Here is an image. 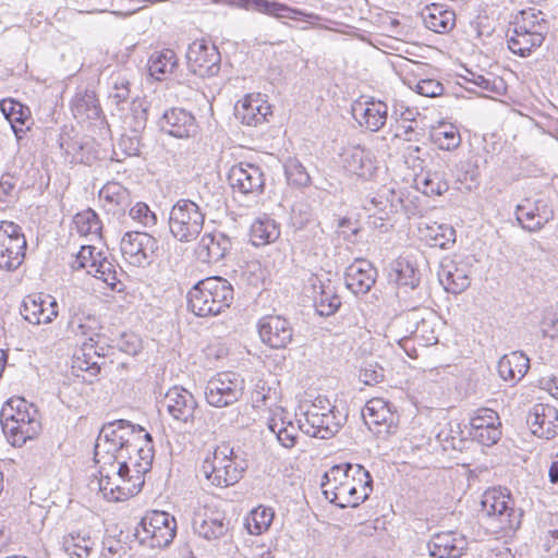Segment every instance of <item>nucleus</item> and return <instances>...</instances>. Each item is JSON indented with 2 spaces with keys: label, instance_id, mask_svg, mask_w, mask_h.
<instances>
[{
  "label": "nucleus",
  "instance_id": "1",
  "mask_svg": "<svg viewBox=\"0 0 558 558\" xmlns=\"http://www.w3.org/2000/svg\"><path fill=\"white\" fill-rule=\"evenodd\" d=\"M232 284L222 277H208L187 292V308L198 317L217 316L230 307L234 298Z\"/></svg>",
  "mask_w": 558,
  "mask_h": 558
},
{
  "label": "nucleus",
  "instance_id": "2",
  "mask_svg": "<svg viewBox=\"0 0 558 558\" xmlns=\"http://www.w3.org/2000/svg\"><path fill=\"white\" fill-rule=\"evenodd\" d=\"M145 429L126 420L106 423L95 444L94 459L96 463L109 464L114 469L117 459L125 458L124 451L136 446V435Z\"/></svg>",
  "mask_w": 558,
  "mask_h": 558
},
{
  "label": "nucleus",
  "instance_id": "3",
  "mask_svg": "<svg viewBox=\"0 0 558 558\" xmlns=\"http://www.w3.org/2000/svg\"><path fill=\"white\" fill-rule=\"evenodd\" d=\"M136 446H130L129 451H124L125 458L117 459V478L130 476L133 481V487L128 488L125 495H134L141 492L144 485V474L150 471L155 450L153 445V437L147 432H140L136 437Z\"/></svg>",
  "mask_w": 558,
  "mask_h": 558
},
{
  "label": "nucleus",
  "instance_id": "4",
  "mask_svg": "<svg viewBox=\"0 0 558 558\" xmlns=\"http://www.w3.org/2000/svg\"><path fill=\"white\" fill-rule=\"evenodd\" d=\"M205 213L195 202L179 199L169 214V229L174 239L182 243L195 240L203 230Z\"/></svg>",
  "mask_w": 558,
  "mask_h": 558
},
{
  "label": "nucleus",
  "instance_id": "5",
  "mask_svg": "<svg viewBox=\"0 0 558 558\" xmlns=\"http://www.w3.org/2000/svg\"><path fill=\"white\" fill-rule=\"evenodd\" d=\"M481 506L485 515L497 521L499 530L508 533L520 527L522 511L515 509L507 488H493L485 492Z\"/></svg>",
  "mask_w": 558,
  "mask_h": 558
},
{
  "label": "nucleus",
  "instance_id": "6",
  "mask_svg": "<svg viewBox=\"0 0 558 558\" xmlns=\"http://www.w3.org/2000/svg\"><path fill=\"white\" fill-rule=\"evenodd\" d=\"M481 506L485 515L497 521L499 530L508 533L520 527L522 511L515 509L507 488H493L485 492Z\"/></svg>",
  "mask_w": 558,
  "mask_h": 558
},
{
  "label": "nucleus",
  "instance_id": "7",
  "mask_svg": "<svg viewBox=\"0 0 558 558\" xmlns=\"http://www.w3.org/2000/svg\"><path fill=\"white\" fill-rule=\"evenodd\" d=\"M233 449L228 445L216 448L213 459H206L202 465L204 476L214 485L227 487L238 483L244 466L232 457Z\"/></svg>",
  "mask_w": 558,
  "mask_h": 558
},
{
  "label": "nucleus",
  "instance_id": "8",
  "mask_svg": "<svg viewBox=\"0 0 558 558\" xmlns=\"http://www.w3.org/2000/svg\"><path fill=\"white\" fill-rule=\"evenodd\" d=\"M26 247L21 226L13 221H0V269H17L24 262Z\"/></svg>",
  "mask_w": 558,
  "mask_h": 558
},
{
  "label": "nucleus",
  "instance_id": "9",
  "mask_svg": "<svg viewBox=\"0 0 558 558\" xmlns=\"http://www.w3.org/2000/svg\"><path fill=\"white\" fill-rule=\"evenodd\" d=\"M120 248L131 265L146 267L151 265L158 256L159 242L147 232L129 231L123 235Z\"/></svg>",
  "mask_w": 558,
  "mask_h": 558
},
{
  "label": "nucleus",
  "instance_id": "10",
  "mask_svg": "<svg viewBox=\"0 0 558 558\" xmlns=\"http://www.w3.org/2000/svg\"><path fill=\"white\" fill-rule=\"evenodd\" d=\"M244 380L235 373H220L208 380L205 398L209 405L229 407L239 401L243 395Z\"/></svg>",
  "mask_w": 558,
  "mask_h": 558
},
{
  "label": "nucleus",
  "instance_id": "11",
  "mask_svg": "<svg viewBox=\"0 0 558 558\" xmlns=\"http://www.w3.org/2000/svg\"><path fill=\"white\" fill-rule=\"evenodd\" d=\"M220 52L214 44L205 39L193 41L186 51L190 72L199 77H213L220 71Z\"/></svg>",
  "mask_w": 558,
  "mask_h": 558
},
{
  "label": "nucleus",
  "instance_id": "12",
  "mask_svg": "<svg viewBox=\"0 0 558 558\" xmlns=\"http://www.w3.org/2000/svg\"><path fill=\"white\" fill-rule=\"evenodd\" d=\"M362 417L368 429L379 438L385 439L397 430V416L383 399L367 401L362 409Z\"/></svg>",
  "mask_w": 558,
  "mask_h": 558
},
{
  "label": "nucleus",
  "instance_id": "13",
  "mask_svg": "<svg viewBox=\"0 0 558 558\" xmlns=\"http://www.w3.org/2000/svg\"><path fill=\"white\" fill-rule=\"evenodd\" d=\"M228 182L233 192L259 196L265 191V175L258 166L240 162L231 167Z\"/></svg>",
  "mask_w": 558,
  "mask_h": 558
},
{
  "label": "nucleus",
  "instance_id": "14",
  "mask_svg": "<svg viewBox=\"0 0 558 558\" xmlns=\"http://www.w3.org/2000/svg\"><path fill=\"white\" fill-rule=\"evenodd\" d=\"M501 423L496 411L487 408L476 410L470 418L469 436L484 446H493L501 436Z\"/></svg>",
  "mask_w": 558,
  "mask_h": 558
},
{
  "label": "nucleus",
  "instance_id": "15",
  "mask_svg": "<svg viewBox=\"0 0 558 558\" xmlns=\"http://www.w3.org/2000/svg\"><path fill=\"white\" fill-rule=\"evenodd\" d=\"M515 217L524 230L537 232L554 219V210L544 198L534 202L524 199L522 204L517 205Z\"/></svg>",
  "mask_w": 558,
  "mask_h": 558
},
{
  "label": "nucleus",
  "instance_id": "16",
  "mask_svg": "<svg viewBox=\"0 0 558 558\" xmlns=\"http://www.w3.org/2000/svg\"><path fill=\"white\" fill-rule=\"evenodd\" d=\"M163 402L174 421L184 425H194L197 401L192 392L183 387L173 386L165 395Z\"/></svg>",
  "mask_w": 558,
  "mask_h": 558
},
{
  "label": "nucleus",
  "instance_id": "17",
  "mask_svg": "<svg viewBox=\"0 0 558 558\" xmlns=\"http://www.w3.org/2000/svg\"><path fill=\"white\" fill-rule=\"evenodd\" d=\"M260 340L271 349H284L292 341L293 328L289 320L278 315H267L257 324Z\"/></svg>",
  "mask_w": 558,
  "mask_h": 558
},
{
  "label": "nucleus",
  "instance_id": "18",
  "mask_svg": "<svg viewBox=\"0 0 558 558\" xmlns=\"http://www.w3.org/2000/svg\"><path fill=\"white\" fill-rule=\"evenodd\" d=\"M232 239L221 231L205 233L194 253L201 263L217 264L227 258L232 250Z\"/></svg>",
  "mask_w": 558,
  "mask_h": 558
},
{
  "label": "nucleus",
  "instance_id": "19",
  "mask_svg": "<svg viewBox=\"0 0 558 558\" xmlns=\"http://www.w3.org/2000/svg\"><path fill=\"white\" fill-rule=\"evenodd\" d=\"M526 423L538 438L554 439L558 436V410L547 403L534 404L527 414Z\"/></svg>",
  "mask_w": 558,
  "mask_h": 558
},
{
  "label": "nucleus",
  "instance_id": "20",
  "mask_svg": "<svg viewBox=\"0 0 558 558\" xmlns=\"http://www.w3.org/2000/svg\"><path fill=\"white\" fill-rule=\"evenodd\" d=\"M470 274L471 266L468 262L447 259L440 265L438 278L447 292L459 294L470 287Z\"/></svg>",
  "mask_w": 558,
  "mask_h": 558
},
{
  "label": "nucleus",
  "instance_id": "21",
  "mask_svg": "<svg viewBox=\"0 0 558 558\" xmlns=\"http://www.w3.org/2000/svg\"><path fill=\"white\" fill-rule=\"evenodd\" d=\"M347 416L337 409H328L320 415H310V423L300 425L299 428L304 434L320 439H329L336 435L343 426Z\"/></svg>",
  "mask_w": 558,
  "mask_h": 558
},
{
  "label": "nucleus",
  "instance_id": "22",
  "mask_svg": "<svg viewBox=\"0 0 558 558\" xmlns=\"http://www.w3.org/2000/svg\"><path fill=\"white\" fill-rule=\"evenodd\" d=\"M466 548V538L456 531L436 533L427 542L429 556L434 558H460Z\"/></svg>",
  "mask_w": 558,
  "mask_h": 558
},
{
  "label": "nucleus",
  "instance_id": "23",
  "mask_svg": "<svg viewBox=\"0 0 558 558\" xmlns=\"http://www.w3.org/2000/svg\"><path fill=\"white\" fill-rule=\"evenodd\" d=\"M377 269L366 259H356L347 267L344 280L354 294H366L376 282Z\"/></svg>",
  "mask_w": 558,
  "mask_h": 558
},
{
  "label": "nucleus",
  "instance_id": "24",
  "mask_svg": "<svg viewBox=\"0 0 558 558\" xmlns=\"http://www.w3.org/2000/svg\"><path fill=\"white\" fill-rule=\"evenodd\" d=\"M29 417L31 420L27 421L23 415V417L10 420L2 426L7 440L13 447H22L27 440L35 439L40 434L43 427L39 413Z\"/></svg>",
  "mask_w": 558,
  "mask_h": 558
},
{
  "label": "nucleus",
  "instance_id": "25",
  "mask_svg": "<svg viewBox=\"0 0 558 558\" xmlns=\"http://www.w3.org/2000/svg\"><path fill=\"white\" fill-rule=\"evenodd\" d=\"M194 532L204 539L216 541L227 535L230 520L220 511L198 513L193 519Z\"/></svg>",
  "mask_w": 558,
  "mask_h": 558
},
{
  "label": "nucleus",
  "instance_id": "26",
  "mask_svg": "<svg viewBox=\"0 0 558 558\" xmlns=\"http://www.w3.org/2000/svg\"><path fill=\"white\" fill-rule=\"evenodd\" d=\"M194 116L184 107H170L159 120L162 131L179 138L190 136V132L194 129Z\"/></svg>",
  "mask_w": 558,
  "mask_h": 558
},
{
  "label": "nucleus",
  "instance_id": "27",
  "mask_svg": "<svg viewBox=\"0 0 558 558\" xmlns=\"http://www.w3.org/2000/svg\"><path fill=\"white\" fill-rule=\"evenodd\" d=\"M343 168L357 177L367 178L375 169L371 153L361 146L345 147L340 154Z\"/></svg>",
  "mask_w": 558,
  "mask_h": 558
},
{
  "label": "nucleus",
  "instance_id": "28",
  "mask_svg": "<svg viewBox=\"0 0 558 558\" xmlns=\"http://www.w3.org/2000/svg\"><path fill=\"white\" fill-rule=\"evenodd\" d=\"M100 464L99 469V489L104 493L105 496L108 494L111 495L112 498L119 500L121 498L129 497L130 495H125L128 493V488L133 487V481H130V476H123L122 478H117L114 472H117V464L114 463V469L109 464Z\"/></svg>",
  "mask_w": 558,
  "mask_h": 558
},
{
  "label": "nucleus",
  "instance_id": "29",
  "mask_svg": "<svg viewBox=\"0 0 558 558\" xmlns=\"http://www.w3.org/2000/svg\"><path fill=\"white\" fill-rule=\"evenodd\" d=\"M422 274L415 264L407 258L399 257L390 264L389 279L400 289L415 290L421 283Z\"/></svg>",
  "mask_w": 558,
  "mask_h": 558
},
{
  "label": "nucleus",
  "instance_id": "30",
  "mask_svg": "<svg viewBox=\"0 0 558 558\" xmlns=\"http://www.w3.org/2000/svg\"><path fill=\"white\" fill-rule=\"evenodd\" d=\"M499 376L511 383H517L524 377L530 368V359L522 352L505 354L497 365Z\"/></svg>",
  "mask_w": 558,
  "mask_h": 558
},
{
  "label": "nucleus",
  "instance_id": "31",
  "mask_svg": "<svg viewBox=\"0 0 558 558\" xmlns=\"http://www.w3.org/2000/svg\"><path fill=\"white\" fill-rule=\"evenodd\" d=\"M422 17L425 26L438 34L450 32L456 24V14L451 10L444 9L441 5L433 3L424 9Z\"/></svg>",
  "mask_w": 558,
  "mask_h": 558
},
{
  "label": "nucleus",
  "instance_id": "32",
  "mask_svg": "<svg viewBox=\"0 0 558 558\" xmlns=\"http://www.w3.org/2000/svg\"><path fill=\"white\" fill-rule=\"evenodd\" d=\"M507 37L508 48L511 52L520 57H527L534 49L543 45L546 36L533 34V32L524 33L520 29L509 28Z\"/></svg>",
  "mask_w": 558,
  "mask_h": 558
},
{
  "label": "nucleus",
  "instance_id": "33",
  "mask_svg": "<svg viewBox=\"0 0 558 558\" xmlns=\"http://www.w3.org/2000/svg\"><path fill=\"white\" fill-rule=\"evenodd\" d=\"M280 236V226L267 215L258 217L251 225L250 238L254 246L274 243Z\"/></svg>",
  "mask_w": 558,
  "mask_h": 558
},
{
  "label": "nucleus",
  "instance_id": "34",
  "mask_svg": "<svg viewBox=\"0 0 558 558\" xmlns=\"http://www.w3.org/2000/svg\"><path fill=\"white\" fill-rule=\"evenodd\" d=\"M513 28L523 31L524 33L533 32V34L546 36L549 31V23L545 19V14L541 11L522 10L515 16L512 23Z\"/></svg>",
  "mask_w": 558,
  "mask_h": 558
},
{
  "label": "nucleus",
  "instance_id": "35",
  "mask_svg": "<svg viewBox=\"0 0 558 558\" xmlns=\"http://www.w3.org/2000/svg\"><path fill=\"white\" fill-rule=\"evenodd\" d=\"M38 409L35 404L28 402L26 399L22 397H12L1 408L0 411V423L1 427L7 425V422L16 417H25L27 421L31 420L29 416L38 414Z\"/></svg>",
  "mask_w": 558,
  "mask_h": 558
},
{
  "label": "nucleus",
  "instance_id": "36",
  "mask_svg": "<svg viewBox=\"0 0 558 558\" xmlns=\"http://www.w3.org/2000/svg\"><path fill=\"white\" fill-rule=\"evenodd\" d=\"M416 187L427 196L442 195L449 189L445 172L439 170H427L415 179Z\"/></svg>",
  "mask_w": 558,
  "mask_h": 558
},
{
  "label": "nucleus",
  "instance_id": "37",
  "mask_svg": "<svg viewBox=\"0 0 558 558\" xmlns=\"http://www.w3.org/2000/svg\"><path fill=\"white\" fill-rule=\"evenodd\" d=\"M175 533L177 521L174 520V523L166 524L157 530L146 529L145 534L135 537L141 544L151 548H166L172 543Z\"/></svg>",
  "mask_w": 558,
  "mask_h": 558
},
{
  "label": "nucleus",
  "instance_id": "38",
  "mask_svg": "<svg viewBox=\"0 0 558 558\" xmlns=\"http://www.w3.org/2000/svg\"><path fill=\"white\" fill-rule=\"evenodd\" d=\"M4 118L10 122L17 140L31 129L34 123L29 107H0Z\"/></svg>",
  "mask_w": 558,
  "mask_h": 558
},
{
  "label": "nucleus",
  "instance_id": "39",
  "mask_svg": "<svg viewBox=\"0 0 558 558\" xmlns=\"http://www.w3.org/2000/svg\"><path fill=\"white\" fill-rule=\"evenodd\" d=\"M177 62V56L173 50L166 49L155 52L150 56L147 64L149 75L157 81H161L163 75L173 71Z\"/></svg>",
  "mask_w": 558,
  "mask_h": 558
},
{
  "label": "nucleus",
  "instance_id": "40",
  "mask_svg": "<svg viewBox=\"0 0 558 558\" xmlns=\"http://www.w3.org/2000/svg\"><path fill=\"white\" fill-rule=\"evenodd\" d=\"M351 113L361 125L377 131L386 123L387 107L383 111L380 107H351Z\"/></svg>",
  "mask_w": 558,
  "mask_h": 558
},
{
  "label": "nucleus",
  "instance_id": "41",
  "mask_svg": "<svg viewBox=\"0 0 558 558\" xmlns=\"http://www.w3.org/2000/svg\"><path fill=\"white\" fill-rule=\"evenodd\" d=\"M348 466H351V463L333 465L323 475L320 487L327 500H329L347 481L349 476Z\"/></svg>",
  "mask_w": 558,
  "mask_h": 558
},
{
  "label": "nucleus",
  "instance_id": "42",
  "mask_svg": "<svg viewBox=\"0 0 558 558\" xmlns=\"http://www.w3.org/2000/svg\"><path fill=\"white\" fill-rule=\"evenodd\" d=\"M347 470H349L348 478L351 485L355 487L357 493V499H360L362 504L368 498V496L373 492L372 475L361 464L351 463V466H348Z\"/></svg>",
  "mask_w": 558,
  "mask_h": 558
},
{
  "label": "nucleus",
  "instance_id": "43",
  "mask_svg": "<svg viewBox=\"0 0 558 558\" xmlns=\"http://www.w3.org/2000/svg\"><path fill=\"white\" fill-rule=\"evenodd\" d=\"M81 351L82 355H75L74 357L73 368L84 371L88 373L90 377H96L100 372V366L97 361H93V354L97 355V357H104V349L100 348V351H98L95 342L88 343L84 341Z\"/></svg>",
  "mask_w": 558,
  "mask_h": 558
},
{
  "label": "nucleus",
  "instance_id": "44",
  "mask_svg": "<svg viewBox=\"0 0 558 558\" xmlns=\"http://www.w3.org/2000/svg\"><path fill=\"white\" fill-rule=\"evenodd\" d=\"M69 330L75 336L85 337L88 343H94L98 337L99 324L96 317L84 314H75L68 324Z\"/></svg>",
  "mask_w": 558,
  "mask_h": 558
},
{
  "label": "nucleus",
  "instance_id": "45",
  "mask_svg": "<svg viewBox=\"0 0 558 558\" xmlns=\"http://www.w3.org/2000/svg\"><path fill=\"white\" fill-rule=\"evenodd\" d=\"M274 515L271 508L258 506L250 512L244 525L250 534L260 535L269 529Z\"/></svg>",
  "mask_w": 558,
  "mask_h": 558
},
{
  "label": "nucleus",
  "instance_id": "46",
  "mask_svg": "<svg viewBox=\"0 0 558 558\" xmlns=\"http://www.w3.org/2000/svg\"><path fill=\"white\" fill-rule=\"evenodd\" d=\"M268 428L274 433L278 441L284 448H292L296 444L298 427L291 421H284L282 417H271L268 422Z\"/></svg>",
  "mask_w": 558,
  "mask_h": 558
},
{
  "label": "nucleus",
  "instance_id": "47",
  "mask_svg": "<svg viewBox=\"0 0 558 558\" xmlns=\"http://www.w3.org/2000/svg\"><path fill=\"white\" fill-rule=\"evenodd\" d=\"M98 257L99 260L97 262L95 269L89 270V275H93L95 278L102 280L112 290L117 289L120 280L118 279L117 266L113 263V259H110L109 256L102 251H99Z\"/></svg>",
  "mask_w": 558,
  "mask_h": 558
},
{
  "label": "nucleus",
  "instance_id": "48",
  "mask_svg": "<svg viewBox=\"0 0 558 558\" xmlns=\"http://www.w3.org/2000/svg\"><path fill=\"white\" fill-rule=\"evenodd\" d=\"M94 542L88 533L71 532L63 537L62 546L69 555L77 557H87L92 550Z\"/></svg>",
  "mask_w": 558,
  "mask_h": 558
},
{
  "label": "nucleus",
  "instance_id": "49",
  "mask_svg": "<svg viewBox=\"0 0 558 558\" xmlns=\"http://www.w3.org/2000/svg\"><path fill=\"white\" fill-rule=\"evenodd\" d=\"M239 5L248 11L267 13L278 17L287 16L290 11L286 4L268 0H239Z\"/></svg>",
  "mask_w": 558,
  "mask_h": 558
},
{
  "label": "nucleus",
  "instance_id": "50",
  "mask_svg": "<svg viewBox=\"0 0 558 558\" xmlns=\"http://www.w3.org/2000/svg\"><path fill=\"white\" fill-rule=\"evenodd\" d=\"M174 517L166 511H151L142 518L137 526L135 527V536H140L146 533V529L157 530L166 524L174 523Z\"/></svg>",
  "mask_w": 558,
  "mask_h": 558
},
{
  "label": "nucleus",
  "instance_id": "51",
  "mask_svg": "<svg viewBox=\"0 0 558 558\" xmlns=\"http://www.w3.org/2000/svg\"><path fill=\"white\" fill-rule=\"evenodd\" d=\"M73 222L81 235L98 234L101 230V222L98 215L92 209L76 214L73 218Z\"/></svg>",
  "mask_w": 558,
  "mask_h": 558
},
{
  "label": "nucleus",
  "instance_id": "52",
  "mask_svg": "<svg viewBox=\"0 0 558 558\" xmlns=\"http://www.w3.org/2000/svg\"><path fill=\"white\" fill-rule=\"evenodd\" d=\"M234 116L246 125H258L271 114V107H233Z\"/></svg>",
  "mask_w": 558,
  "mask_h": 558
},
{
  "label": "nucleus",
  "instance_id": "53",
  "mask_svg": "<svg viewBox=\"0 0 558 558\" xmlns=\"http://www.w3.org/2000/svg\"><path fill=\"white\" fill-rule=\"evenodd\" d=\"M284 173L290 185L296 187L307 186L311 182L305 167L298 159H289L284 165Z\"/></svg>",
  "mask_w": 558,
  "mask_h": 558
},
{
  "label": "nucleus",
  "instance_id": "54",
  "mask_svg": "<svg viewBox=\"0 0 558 558\" xmlns=\"http://www.w3.org/2000/svg\"><path fill=\"white\" fill-rule=\"evenodd\" d=\"M331 504H335L339 508L343 509L347 507H357L361 505L360 499H357V493L354 486L351 485L349 478L344 482V484L329 499Z\"/></svg>",
  "mask_w": 558,
  "mask_h": 558
},
{
  "label": "nucleus",
  "instance_id": "55",
  "mask_svg": "<svg viewBox=\"0 0 558 558\" xmlns=\"http://www.w3.org/2000/svg\"><path fill=\"white\" fill-rule=\"evenodd\" d=\"M98 253L99 251H97L93 245H82L74 260L71 263L72 269H86L87 274H89V270L95 269L97 262L99 260Z\"/></svg>",
  "mask_w": 558,
  "mask_h": 558
},
{
  "label": "nucleus",
  "instance_id": "56",
  "mask_svg": "<svg viewBox=\"0 0 558 558\" xmlns=\"http://www.w3.org/2000/svg\"><path fill=\"white\" fill-rule=\"evenodd\" d=\"M99 196L112 205L122 206L126 203L129 194L120 183L108 182L100 190Z\"/></svg>",
  "mask_w": 558,
  "mask_h": 558
},
{
  "label": "nucleus",
  "instance_id": "57",
  "mask_svg": "<svg viewBox=\"0 0 558 558\" xmlns=\"http://www.w3.org/2000/svg\"><path fill=\"white\" fill-rule=\"evenodd\" d=\"M429 230L433 246L446 250L456 242V230L449 225H437Z\"/></svg>",
  "mask_w": 558,
  "mask_h": 558
},
{
  "label": "nucleus",
  "instance_id": "58",
  "mask_svg": "<svg viewBox=\"0 0 558 558\" xmlns=\"http://www.w3.org/2000/svg\"><path fill=\"white\" fill-rule=\"evenodd\" d=\"M45 304L46 301L43 300L41 296H27L23 301L21 314L23 315L24 319L27 320L28 323L39 325L41 311Z\"/></svg>",
  "mask_w": 558,
  "mask_h": 558
},
{
  "label": "nucleus",
  "instance_id": "59",
  "mask_svg": "<svg viewBox=\"0 0 558 558\" xmlns=\"http://www.w3.org/2000/svg\"><path fill=\"white\" fill-rule=\"evenodd\" d=\"M532 116L525 114L543 133L555 137L558 141V124L549 116L529 107Z\"/></svg>",
  "mask_w": 558,
  "mask_h": 558
},
{
  "label": "nucleus",
  "instance_id": "60",
  "mask_svg": "<svg viewBox=\"0 0 558 558\" xmlns=\"http://www.w3.org/2000/svg\"><path fill=\"white\" fill-rule=\"evenodd\" d=\"M59 146L63 154L70 157V162H83L84 143L69 135H60Z\"/></svg>",
  "mask_w": 558,
  "mask_h": 558
},
{
  "label": "nucleus",
  "instance_id": "61",
  "mask_svg": "<svg viewBox=\"0 0 558 558\" xmlns=\"http://www.w3.org/2000/svg\"><path fill=\"white\" fill-rule=\"evenodd\" d=\"M130 217L145 228H151L157 223V216L147 204L138 202L129 213Z\"/></svg>",
  "mask_w": 558,
  "mask_h": 558
},
{
  "label": "nucleus",
  "instance_id": "62",
  "mask_svg": "<svg viewBox=\"0 0 558 558\" xmlns=\"http://www.w3.org/2000/svg\"><path fill=\"white\" fill-rule=\"evenodd\" d=\"M434 141L442 150H452L459 147L461 137L459 132L451 125L449 130H439L434 134Z\"/></svg>",
  "mask_w": 558,
  "mask_h": 558
},
{
  "label": "nucleus",
  "instance_id": "63",
  "mask_svg": "<svg viewBox=\"0 0 558 558\" xmlns=\"http://www.w3.org/2000/svg\"><path fill=\"white\" fill-rule=\"evenodd\" d=\"M130 113L125 114L124 123L129 125L133 133H138L146 126L147 108L130 107Z\"/></svg>",
  "mask_w": 558,
  "mask_h": 558
},
{
  "label": "nucleus",
  "instance_id": "64",
  "mask_svg": "<svg viewBox=\"0 0 558 558\" xmlns=\"http://www.w3.org/2000/svg\"><path fill=\"white\" fill-rule=\"evenodd\" d=\"M116 347L129 355H136L143 348L141 338L133 332L122 333L117 340Z\"/></svg>",
  "mask_w": 558,
  "mask_h": 558
}]
</instances>
